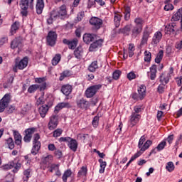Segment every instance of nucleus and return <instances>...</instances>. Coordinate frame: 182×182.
Listing matches in <instances>:
<instances>
[{
    "label": "nucleus",
    "instance_id": "dca6fc26",
    "mask_svg": "<svg viewBox=\"0 0 182 182\" xmlns=\"http://www.w3.org/2000/svg\"><path fill=\"white\" fill-rule=\"evenodd\" d=\"M22 36L16 37L11 43V49H16V48H22Z\"/></svg>",
    "mask_w": 182,
    "mask_h": 182
},
{
    "label": "nucleus",
    "instance_id": "f704fd0d",
    "mask_svg": "<svg viewBox=\"0 0 182 182\" xmlns=\"http://www.w3.org/2000/svg\"><path fill=\"white\" fill-rule=\"evenodd\" d=\"M138 93L139 95L140 100H143L144 96H146V86L144 85H140L138 88Z\"/></svg>",
    "mask_w": 182,
    "mask_h": 182
},
{
    "label": "nucleus",
    "instance_id": "c756f323",
    "mask_svg": "<svg viewBox=\"0 0 182 182\" xmlns=\"http://www.w3.org/2000/svg\"><path fill=\"white\" fill-rule=\"evenodd\" d=\"M14 143L17 144V146H21L22 144V136L19 134L17 131H14Z\"/></svg>",
    "mask_w": 182,
    "mask_h": 182
},
{
    "label": "nucleus",
    "instance_id": "5701e85b",
    "mask_svg": "<svg viewBox=\"0 0 182 182\" xmlns=\"http://www.w3.org/2000/svg\"><path fill=\"white\" fill-rule=\"evenodd\" d=\"M77 106L80 109H87V107H89V101L86 100L85 98H81L77 101Z\"/></svg>",
    "mask_w": 182,
    "mask_h": 182
},
{
    "label": "nucleus",
    "instance_id": "49530a36",
    "mask_svg": "<svg viewBox=\"0 0 182 182\" xmlns=\"http://www.w3.org/2000/svg\"><path fill=\"white\" fill-rule=\"evenodd\" d=\"M63 133V130L60 128H58L53 132V136L55 138L60 137Z\"/></svg>",
    "mask_w": 182,
    "mask_h": 182
},
{
    "label": "nucleus",
    "instance_id": "8fccbe9b",
    "mask_svg": "<svg viewBox=\"0 0 182 182\" xmlns=\"http://www.w3.org/2000/svg\"><path fill=\"white\" fill-rule=\"evenodd\" d=\"M38 89L41 90V86H39V85H33L28 87V93H33V92H36Z\"/></svg>",
    "mask_w": 182,
    "mask_h": 182
},
{
    "label": "nucleus",
    "instance_id": "c9c22d12",
    "mask_svg": "<svg viewBox=\"0 0 182 182\" xmlns=\"http://www.w3.org/2000/svg\"><path fill=\"white\" fill-rule=\"evenodd\" d=\"M72 177V169H67L64 171V173L62 176V180L63 182H68V178Z\"/></svg>",
    "mask_w": 182,
    "mask_h": 182
},
{
    "label": "nucleus",
    "instance_id": "9d476101",
    "mask_svg": "<svg viewBox=\"0 0 182 182\" xmlns=\"http://www.w3.org/2000/svg\"><path fill=\"white\" fill-rule=\"evenodd\" d=\"M36 128L35 127H31L26 129L24 132L25 136L23 137V140L25 143H30L31 140H32V137L35 132H36Z\"/></svg>",
    "mask_w": 182,
    "mask_h": 182
},
{
    "label": "nucleus",
    "instance_id": "680f3d73",
    "mask_svg": "<svg viewBox=\"0 0 182 182\" xmlns=\"http://www.w3.org/2000/svg\"><path fill=\"white\" fill-rule=\"evenodd\" d=\"M144 141H146V137H144V136H141L138 144V147L139 149H140V150L144 145Z\"/></svg>",
    "mask_w": 182,
    "mask_h": 182
},
{
    "label": "nucleus",
    "instance_id": "c85d7f7f",
    "mask_svg": "<svg viewBox=\"0 0 182 182\" xmlns=\"http://www.w3.org/2000/svg\"><path fill=\"white\" fill-rule=\"evenodd\" d=\"M19 28H21V23L19 21H15L11 27L10 33L11 35H15L18 31H19Z\"/></svg>",
    "mask_w": 182,
    "mask_h": 182
},
{
    "label": "nucleus",
    "instance_id": "6e6d98bb",
    "mask_svg": "<svg viewBox=\"0 0 182 182\" xmlns=\"http://www.w3.org/2000/svg\"><path fill=\"white\" fill-rule=\"evenodd\" d=\"M174 32H176V30L173 28L171 26H166L165 28V33L166 35H171V33L174 34Z\"/></svg>",
    "mask_w": 182,
    "mask_h": 182
},
{
    "label": "nucleus",
    "instance_id": "3c124183",
    "mask_svg": "<svg viewBox=\"0 0 182 182\" xmlns=\"http://www.w3.org/2000/svg\"><path fill=\"white\" fill-rule=\"evenodd\" d=\"M167 143L165 140L162 141L161 143L158 144L156 146L157 151H161V150H164V148L166 147Z\"/></svg>",
    "mask_w": 182,
    "mask_h": 182
},
{
    "label": "nucleus",
    "instance_id": "a211bd4d",
    "mask_svg": "<svg viewBox=\"0 0 182 182\" xmlns=\"http://www.w3.org/2000/svg\"><path fill=\"white\" fill-rule=\"evenodd\" d=\"M181 19V30L182 31V7L180 8L176 13H175L171 19V22H177Z\"/></svg>",
    "mask_w": 182,
    "mask_h": 182
},
{
    "label": "nucleus",
    "instance_id": "b1692460",
    "mask_svg": "<svg viewBox=\"0 0 182 182\" xmlns=\"http://www.w3.org/2000/svg\"><path fill=\"white\" fill-rule=\"evenodd\" d=\"M72 85L69 84L64 85L61 87V92L63 95H65V96H69V95L72 93Z\"/></svg>",
    "mask_w": 182,
    "mask_h": 182
},
{
    "label": "nucleus",
    "instance_id": "1a4fd4ad",
    "mask_svg": "<svg viewBox=\"0 0 182 182\" xmlns=\"http://www.w3.org/2000/svg\"><path fill=\"white\" fill-rule=\"evenodd\" d=\"M58 39V34L55 31H49L47 36V43L49 46H55Z\"/></svg>",
    "mask_w": 182,
    "mask_h": 182
},
{
    "label": "nucleus",
    "instance_id": "37998d69",
    "mask_svg": "<svg viewBox=\"0 0 182 182\" xmlns=\"http://www.w3.org/2000/svg\"><path fill=\"white\" fill-rule=\"evenodd\" d=\"M60 59H62L60 54H56L51 61L53 66H56L60 62Z\"/></svg>",
    "mask_w": 182,
    "mask_h": 182
},
{
    "label": "nucleus",
    "instance_id": "9b49d317",
    "mask_svg": "<svg viewBox=\"0 0 182 182\" xmlns=\"http://www.w3.org/2000/svg\"><path fill=\"white\" fill-rule=\"evenodd\" d=\"M59 124V117L58 115H53L50 117V121L48 124L49 130H55Z\"/></svg>",
    "mask_w": 182,
    "mask_h": 182
},
{
    "label": "nucleus",
    "instance_id": "39448f33",
    "mask_svg": "<svg viewBox=\"0 0 182 182\" xmlns=\"http://www.w3.org/2000/svg\"><path fill=\"white\" fill-rule=\"evenodd\" d=\"M29 4L30 5H32V4H33V0H21V14L22 16H28V9L29 8Z\"/></svg>",
    "mask_w": 182,
    "mask_h": 182
},
{
    "label": "nucleus",
    "instance_id": "e2e57ef3",
    "mask_svg": "<svg viewBox=\"0 0 182 182\" xmlns=\"http://www.w3.org/2000/svg\"><path fill=\"white\" fill-rule=\"evenodd\" d=\"M122 34V28L117 29V28L115 27L112 31V36L115 37L117 35Z\"/></svg>",
    "mask_w": 182,
    "mask_h": 182
},
{
    "label": "nucleus",
    "instance_id": "2eb2a0df",
    "mask_svg": "<svg viewBox=\"0 0 182 182\" xmlns=\"http://www.w3.org/2000/svg\"><path fill=\"white\" fill-rule=\"evenodd\" d=\"M143 29L139 28V27H135L134 26H131V38L132 39H136L141 35Z\"/></svg>",
    "mask_w": 182,
    "mask_h": 182
},
{
    "label": "nucleus",
    "instance_id": "c03bdc74",
    "mask_svg": "<svg viewBox=\"0 0 182 182\" xmlns=\"http://www.w3.org/2000/svg\"><path fill=\"white\" fill-rule=\"evenodd\" d=\"M163 56H164V52L163 50H161L159 51L156 58H155V62L156 63H160L163 59Z\"/></svg>",
    "mask_w": 182,
    "mask_h": 182
},
{
    "label": "nucleus",
    "instance_id": "aec40b11",
    "mask_svg": "<svg viewBox=\"0 0 182 182\" xmlns=\"http://www.w3.org/2000/svg\"><path fill=\"white\" fill-rule=\"evenodd\" d=\"M102 45H103L102 39L97 40L90 44V48H89V51L95 52V50H96V49H97L98 48H102Z\"/></svg>",
    "mask_w": 182,
    "mask_h": 182
},
{
    "label": "nucleus",
    "instance_id": "bf43d9fd",
    "mask_svg": "<svg viewBox=\"0 0 182 182\" xmlns=\"http://www.w3.org/2000/svg\"><path fill=\"white\" fill-rule=\"evenodd\" d=\"M73 138L70 136L60 137L58 139L59 143H68L72 140Z\"/></svg>",
    "mask_w": 182,
    "mask_h": 182
},
{
    "label": "nucleus",
    "instance_id": "58836bf2",
    "mask_svg": "<svg viewBox=\"0 0 182 182\" xmlns=\"http://www.w3.org/2000/svg\"><path fill=\"white\" fill-rule=\"evenodd\" d=\"M151 144H153V141L151 140H147L144 145L142 146V147L140 149L139 151H141V153H144V151H146L147 150V149H149V147H150V146H151Z\"/></svg>",
    "mask_w": 182,
    "mask_h": 182
},
{
    "label": "nucleus",
    "instance_id": "72a5a7b5",
    "mask_svg": "<svg viewBox=\"0 0 182 182\" xmlns=\"http://www.w3.org/2000/svg\"><path fill=\"white\" fill-rule=\"evenodd\" d=\"M95 41V35L90 33H85L83 36V41L85 43L89 44L90 42Z\"/></svg>",
    "mask_w": 182,
    "mask_h": 182
},
{
    "label": "nucleus",
    "instance_id": "f3484780",
    "mask_svg": "<svg viewBox=\"0 0 182 182\" xmlns=\"http://www.w3.org/2000/svg\"><path fill=\"white\" fill-rule=\"evenodd\" d=\"M73 55L75 59L80 60L82 58H83V55H85V50H83V47L82 46H78L73 52Z\"/></svg>",
    "mask_w": 182,
    "mask_h": 182
},
{
    "label": "nucleus",
    "instance_id": "338daca9",
    "mask_svg": "<svg viewBox=\"0 0 182 182\" xmlns=\"http://www.w3.org/2000/svg\"><path fill=\"white\" fill-rule=\"evenodd\" d=\"M127 77L129 80H133V79H136V74L133 71L130 72L127 74Z\"/></svg>",
    "mask_w": 182,
    "mask_h": 182
},
{
    "label": "nucleus",
    "instance_id": "69168bd1",
    "mask_svg": "<svg viewBox=\"0 0 182 182\" xmlns=\"http://www.w3.org/2000/svg\"><path fill=\"white\" fill-rule=\"evenodd\" d=\"M83 18H85V12L84 11L79 12L77 16V22H80V21H82Z\"/></svg>",
    "mask_w": 182,
    "mask_h": 182
},
{
    "label": "nucleus",
    "instance_id": "2f4dec72",
    "mask_svg": "<svg viewBox=\"0 0 182 182\" xmlns=\"http://www.w3.org/2000/svg\"><path fill=\"white\" fill-rule=\"evenodd\" d=\"M21 166L22 164H21V163L19 162H11L9 165H7V168H14L13 171L14 173H16L18 170L21 168Z\"/></svg>",
    "mask_w": 182,
    "mask_h": 182
},
{
    "label": "nucleus",
    "instance_id": "e433bc0d",
    "mask_svg": "<svg viewBox=\"0 0 182 182\" xmlns=\"http://www.w3.org/2000/svg\"><path fill=\"white\" fill-rule=\"evenodd\" d=\"M87 175V167L82 166L81 168L79 170L77 177H86Z\"/></svg>",
    "mask_w": 182,
    "mask_h": 182
},
{
    "label": "nucleus",
    "instance_id": "a878e982",
    "mask_svg": "<svg viewBox=\"0 0 182 182\" xmlns=\"http://www.w3.org/2000/svg\"><path fill=\"white\" fill-rule=\"evenodd\" d=\"M65 107H67V109H70V107H72L70 104L69 102H60L58 103L56 107H55V112L58 113L59 110H61V109H63Z\"/></svg>",
    "mask_w": 182,
    "mask_h": 182
},
{
    "label": "nucleus",
    "instance_id": "5fc2aeb1",
    "mask_svg": "<svg viewBox=\"0 0 182 182\" xmlns=\"http://www.w3.org/2000/svg\"><path fill=\"white\" fill-rule=\"evenodd\" d=\"M143 110H144V109H143V106L136 105L135 107H134V112L132 113H135V114H139V113H141Z\"/></svg>",
    "mask_w": 182,
    "mask_h": 182
},
{
    "label": "nucleus",
    "instance_id": "4be33fe9",
    "mask_svg": "<svg viewBox=\"0 0 182 182\" xmlns=\"http://www.w3.org/2000/svg\"><path fill=\"white\" fill-rule=\"evenodd\" d=\"M150 72H148V75L149 73V79L151 80H155L156 77H157V65H152L150 68Z\"/></svg>",
    "mask_w": 182,
    "mask_h": 182
},
{
    "label": "nucleus",
    "instance_id": "de8ad7c7",
    "mask_svg": "<svg viewBox=\"0 0 182 182\" xmlns=\"http://www.w3.org/2000/svg\"><path fill=\"white\" fill-rule=\"evenodd\" d=\"M121 75L122 71H120L119 70H116L112 73V79H114V80H119V78L120 77Z\"/></svg>",
    "mask_w": 182,
    "mask_h": 182
},
{
    "label": "nucleus",
    "instance_id": "864d4df0",
    "mask_svg": "<svg viewBox=\"0 0 182 182\" xmlns=\"http://www.w3.org/2000/svg\"><path fill=\"white\" fill-rule=\"evenodd\" d=\"M166 84H163L161 83L158 87H157V92L159 93V95H163L164 93V90H166Z\"/></svg>",
    "mask_w": 182,
    "mask_h": 182
},
{
    "label": "nucleus",
    "instance_id": "6ab92c4d",
    "mask_svg": "<svg viewBox=\"0 0 182 182\" xmlns=\"http://www.w3.org/2000/svg\"><path fill=\"white\" fill-rule=\"evenodd\" d=\"M170 79H171V75L167 72L162 73L159 77V82L164 85H167L170 82Z\"/></svg>",
    "mask_w": 182,
    "mask_h": 182
},
{
    "label": "nucleus",
    "instance_id": "ddd939ff",
    "mask_svg": "<svg viewBox=\"0 0 182 182\" xmlns=\"http://www.w3.org/2000/svg\"><path fill=\"white\" fill-rule=\"evenodd\" d=\"M78 42L79 41L77 40V38H74L73 40L64 38L63 40V43H64V45H68V48L72 50L76 49Z\"/></svg>",
    "mask_w": 182,
    "mask_h": 182
},
{
    "label": "nucleus",
    "instance_id": "20e7f679",
    "mask_svg": "<svg viewBox=\"0 0 182 182\" xmlns=\"http://www.w3.org/2000/svg\"><path fill=\"white\" fill-rule=\"evenodd\" d=\"M90 24L92 26V29L95 31H99L103 25V20L99 17H91L90 19Z\"/></svg>",
    "mask_w": 182,
    "mask_h": 182
},
{
    "label": "nucleus",
    "instance_id": "4d7b16f0",
    "mask_svg": "<svg viewBox=\"0 0 182 182\" xmlns=\"http://www.w3.org/2000/svg\"><path fill=\"white\" fill-rule=\"evenodd\" d=\"M100 119V117H99V114H97V115L94 117L92 122V124L93 127H97V126H99Z\"/></svg>",
    "mask_w": 182,
    "mask_h": 182
},
{
    "label": "nucleus",
    "instance_id": "7c9ffc66",
    "mask_svg": "<svg viewBox=\"0 0 182 182\" xmlns=\"http://www.w3.org/2000/svg\"><path fill=\"white\" fill-rule=\"evenodd\" d=\"M68 146L69 147V149H70L72 150V151H77V141H76V139H73V138L71 139V141H69V143L68 144Z\"/></svg>",
    "mask_w": 182,
    "mask_h": 182
},
{
    "label": "nucleus",
    "instance_id": "052dcab7",
    "mask_svg": "<svg viewBox=\"0 0 182 182\" xmlns=\"http://www.w3.org/2000/svg\"><path fill=\"white\" fill-rule=\"evenodd\" d=\"M142 154L143 152L138 151L136 153L134 154V156L131 157L129 161H131V162H133L134 161V160H136V159H138V157H140Z\"/></svg>",
    "mask_w": 182,
    "mask_h": 182
},
{
    "label": "nucleus",
    "instance_id": "a18cd8bd",
    "mask_svg": "<svg viewBox=\"0 0 182 182\" xmlns=\"http://www.w3.org/2000/svg\"><path fill=\"white\" fill-rule=\"evenodd\" d=\"M38 112L43 119L46 117V105H42L39 107Z\"/></svg>",
    "mask_w": 182,
    "mask_h": 182
},
{
    "label": "nucleus",
    "instance_id": "393cba45",
    "mask_svg": "<svg viewBox=\"0 0 182 182\" xmlns=\"http://www.w3.org/2000/svg\"><path fill=\"white\" fill-rule=\"evenodd\" d=\"M132 32V25L127 24L121 28V33L124 35V36H130Z\"/></svg>",
    "mask_w": 182,
    "mask_h": 182
},
{
    "label": "nucleus",
    "instance_id": "4468645a",
    "mask_svg": "<svg viewBox=\"0 0 182 182\" xmlns=\"http://www.w3.org/2000/svg\"><path fill=\"white\" fill-rule=\"evenodd\" d=\"M162 38L163 33H161L160 31H156L152 37L151 45H154V46H157V45L160 43Z\"/></svg>",
    "mask_w": 182,
    "mask_h": 182
},
{
    "label": "nucleus",
    "instance_id": "412c9836",
    "mask_svg": "<svg viewBox=\"0 0 182 182\" xmlns=\"http://www.w3.org/2000/svg\"><path fill=\"white\" fill-rule=\"evenodd\" d=\"M36 83H38V86H40V92H43L46 89V78L39 77L35 79Z\"/></svg>",
    "mask_w": 182,
    "mask_h": 182
},
{
    "label": "nucleus",
    "instance_id": "79ce46f5",
    "mask_svg": "<svg viewBox=\"0 0 182 182\" xmlns=\"http://www.w3.org/2000/svg\"><path fill=\"white\" fill-rule=\"evenodd\" d=\"M130 12H132V9H130L129 6H127L124 8V18L125 21H129V19H130Z\"/></svg>",
    "mask_w": 182,
    "mask_h": 182
},
{
    "label": "nucleus",
    "instance_id": "ea45409f",
    "mask_svg": "<svg viewBox=\"0 0 182 182\" xmlns=\"http://www.w3.org/2000/svg\"><path fill=\"white\" fill-rule=\"evenodd\" d=\"M121 21H122V16H120V14H117L114 16V23L115 28H119V26H120Z\"/></svg>",
    "mask_w": 182,
    "mask_h": 182
},
{
    "label": "nucleus",
    "instance_id": "bb28decb",
    "mask_svg": "<svg viewBox=\"0 0 182 182\" xmlns=\"http://www.w3.org/2000/svg\"><path fill=\"white\" fill-rule=\"evenodd\" d=\"M36 8L38 15H41L43 11V8H45V3L43 2V0H37Z\"/></svg>",
    "mask_w": 182,
    "mask_h": 182
},
{
    "label": "nucleus",
    "instance_id": "f8f14e48",
    "mask_svg": "<svg viewBox=\"0 0 182 182\" xmlns=\"http://www.w3.org/2000/svg\"><path fill=\"white\" fill-rule=\"evenodd\" d=\"M140 119H141V115L132 112L129 119L131 127H134L140 122Z\"/></svg>",
    "mask_w": 182,
    "mask_h": 182
},
{
    "label": "nucleus",
    "instance_id": "7ed1b4c3",
    "mask_svg": "<svg viewBox=\"0 0 182 182\" xmlns=\"http://www.w3.org/2000/svg\"><path fill=\"white\" fill-rule=\"evenodd\" d=\"M39 139H41V135L39 134H35L33 139V148L31 149V154L34 156L39 153V150H41V141H39Z\"/></svg>",
    "mask_w": 182,
    "mask_h": 182
},
{
    "label": "nucleus",
    "instance_id": "13d9d810",
    "mask_svg": "<svg viewBox=\"0 0 182 182\" xmlns=\"http://www.w3.org/2000/svg\"><path fill=\"white\" fill-rule=\"evenodd\" d=\"M174 164L171 161H169L167 163V165L166 166V168L169 173H171V171H174Z\"/></svg>",
    "mask_w": 182,
    "mask_h": 182
},
{
    "label": "nucleus",
    "instance_id": "774afa93",
    "mask_svg": "<svg viewBox=\"0 0 182 182\" xmlns=\"http://www.w3.org/2000/svg\"><path fill=\"white\" fill-rule=\"evenodd\" d=\"M54 154L56 157H58V159H62V151H60V149H56L55 151H54Z\"/></svg>",
    "mask_w": 182,
    "mask_h": 182
},
{
    "label": "nucleus",
    "instance_id": "603ef678",
    "mask_svg": "<svg viewBox=\"0 0 182 182\" xmlns=\"http://www.w3.org/2000/svg\"><path fill=\"white\" fill-rule=\"evenodd\" d=\"M144 61L145 62H151V53L148 50H146L144 53Z\"/></svg>",
    "mask_w": 182,
    "mask_h": 182
},
{
    "label": "nucleus",
    "instance_id": "a19ab883",
    "mask_svg": "<svg viewBox=\"0 0 182 182\" xmlns=\"http://www.w3.org/2000/svg\"><path fill=\"white\" fill-rule=\"evenodd\" d=\"M69 76H72V73H70V71L68 70H64L60 74L59 80H60V82H62V80H63V79H65V77H69Z\"/></svg>",
    "mask_w": 182,
    "mask_h": 182
},
{
    "label": "nucleus",
    "instance_id": "09e8293b",
    "mask_svg": "<svg viewBox=\"0 0 182 182\" xmlns=\"http://www.w3.org/2000/svg\"><path fill=\"white\" fill-rule=\"evenodd\" d=\"M6 144L8 145L9 149H10V150H14V149H15V144L12 138H9L6 140Z\"/></svg>",
    "mask_w": 182,
    "mask_h": 182
},
{
    "label": "nucleus",
    "instance_id": "6e6552de",
    "mask_svg": "<svg viewBox=\"0 0 182 182\" xmlns=\"http://www.w3.org/2000/svg\"><path fill=\"white\" fill-rule=\"evenodd\" d=\"M153 33V30L149 28V26H146L142 33V38L141 41V45H146L150 38V35Z\"/></svg>",
    "mask_w": 182,
    "mask_h": 182
},
{
    "label": "nucleus",
    "instance_id": "0e129e2a",
    "mask_svg": "<svg viewBox=\"0 0 182 182\" xmlns=\"http://www.w3.org/2000/svg\"><path fill=\"white\" fill-rule=\"evenodd\" d=\"M31 169H27L24 171L23 174L26 176L23 178L24 181H28V180L29 179V176H31Z\"/></svg>",
    "mask_w": 182,
    "mask_h": 182
},
{
    "label": "nucleus",
    "instance_id": "f257e3e1",
    "mask_svg": "<svg viewBox=\"0 0 182 182\" xmlns=\"http://www.w3.org/2000/svg\"><path fill=\"white\" fill-rule=\"evenodd\" d=\"M66 6H61L58 11H53L50 13V17L47 19V23L50 25L53 23V21L56 19H63V16H66Z\"/></svg>",
    "mask_w": 182,
    "mask_h": 182
},
{
    "label": "nucleus",
    "instance_id": "f03ea898",
    "mask_svg": "<svg viewBox=\"0 0 182 182\" xmlns=\"http://www.w3.org/2000/svg\"><path fill=\"white\" fill-rule=\"evenodd\" d=\"M102 84L95 85L89 87L85 90V95L87 99H90L91 97H93L99 92L100 89H102Z\"/></svg>",
    "mask_w": 182,
    "mask_h": 182
},
{
    "label": "nucleus",
    "instance_id": "423d86ee",
    "mask_svg": "<svg viewBox=\"0 0 182 182\" xmlns=\"http://www.w3.org/2000/svg\"><path fill=\"white\" fill-rule=\"evenodd\" d=\"M11 102V95L6 94L0 100V113L5 112V109L8 107Z\"/></svg>",
    "mask_w": 182,
    "mask_h": 182
},
{
    "label": "nucleus",
    "instance_id": "4c0bfd02",
    "mask_svg": "<svg viewBox=\"0 0 182 182\" xmlns=\"http://www.w3.org/2000/svg\"><path fill=\"white\" fill-rule=\"evenodd\" d=\"M60 165L52 164L50 166H48V171L50 173H53V171H56V173H60V169H59Z\"/></svg>",
    "mask_w": 182,
    "mask_h": 182
},
{
    "label": "nucleus",
    "instance_id": "0eeeda50",
    "mask_svg": "<svg viewBox=\"0 0 182 182\" xmlns=\"http://www.w3.org/2000/svg\"><path fill=\"white\" fill-rule=\"evenodd\" d=\"M26 66H28V58L25 57L19 62L16 61L13 70L15 72V73H16L18 72V69L22 70L23 69H25Z\"/></svg>",
    "mask_w": 182,
    "mask_h": 182
},
{
    "label": "nucleus",
    "instance_id": "cd10ccee",
    "mask_svg": "<svg viewBox=\"0 0 182 182\" xmlns=\"http://www.w3.org/2000/svg\"><path fill=\"white\" fill-rule=\"evenodd\" d=\"M97 69H99V63L97 60L92 62L87 68L89 72H91L92 73H95Z\"/></svg>",
    "mask_w": 182,
    "mask_h": 182
},
{
    "label": "nucleus",
    "instance_id": "473e14b6",
    "mask_svg": "<svg viewBox=\"0 0 182 182\" xmlns=\"http://www.w3.org/2000/svg\"><path fill=\"white\" fill-rule=\"evenodd\" d=\"M134 22L135 23V25L134 26L143 30V26L144 25V19H143L140 17H137L134 19Z\"/></svg>",
    "mask_w": 182,
    "mask_h": 182
}]
</instances>
